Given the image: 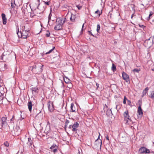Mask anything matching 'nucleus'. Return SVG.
Masks as SVG:
<instances>
[{"instance_id":"nucleus-1","label":"nucleus","mask_w":154,"mask_h":154,"mask_svg":"<svg viewBox=\"0 0 154 154\" xmlns=\"http://www.w3.org/2000/svg\"><path fill=\"white\" fill-rule=\"evenodd\" d=\"M66 18H58L57 19L56 21V25L55 26L54 29L56 30H59L62 29L63 28L62 26L65 23Z\"/></svg>"},{"instance_id":"nucleus-2","label":"nucleus","mask_w":154,"mask_h":154,"mask_svg":"<svg viewBox=\"0 0 154 154\" xmlns=\"http://www.w3.org/2000/svg\"><path fill=\"white\" fill-rule=\"evenodd\" d=\"M23 31H22V32H19L18 30V31H17V33L18 36H19V34H20L21 36V37H22L23 38H26L27 37V36L28 35L27 32L29 31V29H28L25 30V26H24L23 27Z\"/></svg>"},{"instance_id":"nucleus-3","label":"nucleus","mask_w":154,"mask_h":154,"mask_svg":"<svg viewBox=\"0 0 154 154\" xmlns=\"http://www.w3.org/2000/svg\"><path fill=\"white\" fill-rule=\"evenodd\" d=\"M43 65L42 64L35 65L33 66L32 69H35V72L36 73L39 74L42 71Z\"/></svg>"},{"instance_id":"nucleus-4","label":"nucleus","mask_w":154,"mask_h":154,"mask_svg":"<svg viewBox=\"0 0 154 154\" xmlns=\"http://www.w3.org/2000/svg\"><path fill=\"white\" fill-rule=\"evenodd\" d=\"M123 115L124 120L126 121V124H129L130 122H131V120L128 114V110H126L124 112Z\"/></svg>"},{"instance_id":"nucleus-5","label":"nucleus","mask_w":154,"mask_h":154,"mask_svg":"<svg viewBox=\"0 0 154 154\" xmlns=\"http://www.w3.org/2000/svg\"><path fill=\"white\" fill-rule=\"evenodd\" d=\"M7 118L5 117H2L1 122H0V128H5L7 125Z\"/></svg>"},{"instance_id":"nucleus-6","label":"nucleus","mask_w":154,"mask_h":154,"mask_svg":"<svg viewBox=\"0 0 154 154\" xmlns=\"http://www.w3.org/2000/svg\"><path fill=\"white\" fill-rule=\"evenodd\" d=\"M21 130L18 126H16L14 128L13 133H14L15 135H18L20 134Z\"/></svg>"},{"instance_id":"nucleus-7","label":"nucleus","mask_w":154,"mask_h":154,"mask_svg":"<svg viewBox=\"0 0 154 154\" xmlns=\"http://www.w3.org/2000/svg\"><path fill=\"white\" fill-rule=\"evenodd\" d=\"M48 109L49 111L50 112L53 111L54 109V107H53V102H48Z\"/></svg>"},{"instance_id":"nucleus-8","label":"nucleus","mask_w":154,"mask_h":154,"mask_svg":"<svg viewBox=\"0 0 154 154\" xmlns=\"http://www.w3.org/2000/svg\"><path fill=\"white\" fill-rule=\"evenodd\" d=\"M79 124L77 122L74 123L72 126V131L76 133L77 131V129L76 128L79 127Z\"/></svg>"},{"instance_id":"nucleus-9","label":"nucleus","mask_w":154,"mask_h":154,"mask_svg":"<svg viewBox=\"0 0 154 154\" xmlns=\"http://www.w3.org/2000/svg\"><path fill=\"white\" fill-rule=\"evenodd\" d=\"M31 90L32 91V94L34 95L36 94L38 92V89L37 87H32L31 88Z\"/></svg>"},{"instance_id":"nucleus-10","label":"nucleus","mask_w":154,"mask_h":154,"mask_svg":"<svg viewBox=\"0 0 154 154\" xmlns=\"http://www.w3.org/2000/svg\"><path fill=\"white\" fill-rule=\"evenodd\" d=\"M122 74L124 80L127 82L129 80V77L128 75L124 72H122Z\"/></svg>"},{"instance_id":"nucleus-11","label":"nucleus","mask_w":154,"mask_h":154,"mask_svg":"<svg viewBox=\"0 0 154 154\" xmlns=\"http://www.w3.org/2000/svg\"><path fill=\"white\" fill-rule=\"evenodd\" d=\"M99 135L98 137V138H97L95 142L94 143L95 145H97V146H100L101 147L102 145V141L100 139H99Z\"/></svg>"},{"instance_id":"nucleus-12","label":"nucleus","mask_w":154,"mask_h":154,"mask_svg":"<svg viewBox=\"0 0 154 154\" xmlns=\"http://www.w3.org/2000/svg\"><path fill=\"white\" fill-rule=\"evenodd\" d=\"M137 113H138L139 115L140 116V117H142V116L143 112L142 111V109H141V105H140L138 107Z\"/></svg>"},{"instance_id":"nucleus-13","label":"nucleus","mask_w":154,"mask_h":154,"mask_svg":"<svg viewBox=\"0 0 154 154\" xmlns=\"http://www.w3.org/2000/svg\"><path fill=\"white\" fill-rule=\"evenodd\" d=\"M2 17L3 20V23L4 24H5L7 23V18L5 15L3 13L2 14Z\"/></svg>"},{"instance_id":"nucleus-14","label":"nucleus","mask_w":154,"mask_h":154,"mask_svg":"<svg viewBox=\"0 0 154 154\" xmlns=\"http://www.w3.org/2000/svg\"><path fill=\"white\" fill-rule=\"evenodd\" d=\"M39 0L37 1L36 2L32 4V5L34 7L35 9L38 8V6L39 5Z\"/></svg>"},{"instance_id":"nucleus-15","label":"nucleus","mask_w":154,"mask_h":154,"mask_svg":"<svg viewBox=\"0 0 154 154\" xmlns=\"http://www.w3.org/2000/svg\"><path fill=\"white\" fill-rule=\"evenodd\" d=\"M28 108L30 112H31L32 107V103L31 102H29L28 103Z\"/></svg>"},{"instance_id":"nucleus-16","label":"nucleus","mask_w":154,"mask_h":154,"mask_svg":"<svg viewBox=\"0 0 154 154\" xmlns=\"http://www.w3.org/2000/svg\"><path fill=\"white\" fill-rule=\"evenodd\" d=\"M70 110L72 112H75V107L73 103L71 104Z\"/></svg>"},{"instance_id":"nucleus-17","label":"nucleus","mask_w":154,"mask_h":154,"mask_svg":"<svg viewBox=\"0 0 154 154\" xmlns=\"http://www.w3.org/2000/svg\"><path fill=\"white\" fill-rule=\"evenodd\" d=\"M149 97L152 99H154V91H152L150 92Z\"/></svg>"},{"instance_id":"nucleus-18","label":"nucleus","mask_w":154,"mask_h":154,"mask_svg":"<svg viewBox=\"0 0 154 154\" xmlns=\"http://www.w3.org/2000/svg\"><path fill=\"white\" fill-rule=\"evenodd\" d=\"M27 144L31 148H32V140L30 138H28V142Z\"/></svg>"},{"instance_id":"nucleus-19","label":"nucleus","mask_w":154,"mask_h":154,"mask_svg":"<svg viewBox=\"0 0 154 154\" xmlns=\"http://www.w3.org/2000/svg\"><path fill=\"white\" fill-rule=\"evenodd\" d=\"M146 149L145 147H142L140 149V151L141 153H145V150Z\"/></svg>"},{"instance_id":"nucleus-20","label":"nucleus","mask_w":154,"mask_h":154,"mask_svg":"<svg viewBox=\"0 0 154 154\" xmlns=\"http://www.w3.org/2000/svg\"><path fill=\"white\" fill-rule=\"evenodd\" d=\"M75 16L73 14H72L70 17V20L71 21H74L75 20Z\"/></svg>"},{"instance_id":"nucleus-21","label":"nucleus","mask_w":154,"mask_h":154,"mask_svg":"<svg viewBox=\"0 0 154 154\" xmlns=\"http://www.w3.org/2000/svg\"><path fill=\"white\" fill-rule=\"evenodd\" d=\"M111 69L112 70L113 72L116 71V66L113 63L112 64V67Z\"/></svg>"},{"instance_id":"nucleus-22","label":"nucleus","mask_w":154,"mask_h":154,"mask_svg":"<svg viewBox=\"0 0 154 154\" xmlns=\"http://www.w3.org/2000/svg\"><path fill=\"white\" fill-rule=\"evenodd\" d=\"M112 113L111 109H108L106 111V115L107 116L109 115Z\"/></svg>"},{"instance_id":"nucleus-23","label":"nucleus","mask_w":154,"mask_h":154,"mask_svg":"<svg viewBox=\"0 0 154 154\" xmlns=\"http://www.w3.org/2000/svg\"><path fill=\"white\" fill-rule=\"evenodd\" d=\"M3 95L0 92V104L2 103V100L3 99Z\"/></svg>"},{"instance_id":"nucleus-24","label":"nucleus","mask_w":154,"mask_h":154,"mask_svg":"<svg viewBox=\"0 0 154 154\" xmlns=\"http://www.w3.org/2000/svg\"><path fill=\"white\" fill-rule=\"evenodd\" d=\"M55 147H57V146L55 144H54L53 145L50 147V149H53Z\"/></svg>"},{"instance_id":"nucleus-25","label":"nucleus","mask_w":154,"mask_h":154,"mask_svg":"<svg viewBox=\"0 0 154 154\" xmlns=\"http://www.w3.org/2000/svg\"><path fill=\"white\" fill-rule=\"evenodd\" d=\"M64 80L65 82L66 83H69L70 82V80H69L68 79L67 77H65V78L64 79Z\"/></svg>"},{"instance_id":"nucleus-26","label":"nucleus","mask_w":154,"mask_h":154,"mask_svg":"<svg viewBox=\"0 0 154 154\" xmlns=\"http://www.w3.org/2000/svg\"><path fill=\"white\" fill-rule=\"evenodd\" d=\"M140 71V69H134L132 71L134 72H137V73H138Z\"/></svg>"},{"instance_id":"nucleus-27","label":"nucleus","mask_w":154,"mask_h":154,"mask_svg":"<svg viewBox=\"0 0 154 154\" xmlns=\"http://www.w3.org/2000/svg\"><path fill=\"white\" fill-rule=\"evenodd\" d=\"M69 122V121L68 120H66L65 121V128L66 126H67Z\"/></svg>"},{"instance_id":"nucleus-28","label":"nucleus","mask_w":154,"mask_h":154,"mask_svg":"<svg viewBox=\"0 0 154 154\" xmlns=\"http://www.w3.org/2000/svg\"><path fill=\"white\" fill-rule=\"evenodd\" d=\"M57 149H58V147H55L53 150V152L54 153H56L57 152Z\"/></svg>"},{"instance_id":"nucleus-29","label":"nucleus","mask_w":154,"mask_h":154,"mask_svg":"<svg viewBox=\"0 0 154 154\" xmlns=\"http://www.w3.org/2000/svg\"><path fill=\"white\" fill-rule=\"evenodd\" d=\"M55 48V47H54L53 48L50 50L48 52H47L46 54H49L51 53L52 51L54 50V48Z\"/></svg>"},{"instance_id":"nucleus-30","label":"nucleus","mask_w":154,"mask_h":154,"mask_svg":"<svg viewBox=\"0 0 154 154\" xmlns=\"http://www.w3.org/2000/svg\"><path fill=\"white\" fill-rule=\"evenodd\" d=\"M100 26L98 24L97 26V32H99V31L100 29Z\"/></svg>"},{"instance_id":"nucleus-31","label":"nucleus","mask_w":154,"mask_h":154,"mask_svg":"<svg viewBox=\"0 0 154 154\" xmlns=\"http://www.w3.org/2000/svg\"><path fill=\"white\" fill-rule=\"evenodd\" d=\"M4 144L7 147H8L9 146V143L7 141L5 142L4 143Z\"/></svg>"},{"instance_id":"nucleus-32","label":"nucleus","mask_w":154,"mask_h":154,"mask_svg":"<svg viewBox=\"0 0 154 154\" xmlns=\"http://www.w3.org/2000/svg\"><path fill=\"white\" fill-rule=\"evenodd\" d=\"M15 3H13L12 2H11V7L13 8H15Z\"/></svg>"},{"instance_id":"nucleus-33","label":"nucleus","mask_w":154,"mask_h":154,"mask_svg":"<svg viewBox=\"0 0 154 154\" xmlns=\"http://www.w3.org/2000/svg\"><path fill=\"white\" fill-rule=\"evenodd\" d=\"M145 153H149L150 152L149 150L148 149L146 148V149L145 150Z\"/></svg>"},{"instance_id":"nucleus-34","label":"nucleus","mask_w":154,"mask_h":154,"mask_svg":"<svg viewBox=\"0 0 154 154\" xmlns=\"http://www.w3.org/2000/svg\"><path fill=\"white\" fill-rule=\"evenodd\" d=\"M76 7L77 8L80 10V9H81V8H82V6H81L80 5H76Z\"/></svg>"},{"instance_id":"nucleus-35","label":"nucleus","mask_w":154,"mask_h":154,"mask_svg":"<svg viewBox=\"0 0 154 154\" xmlns=\"http://www.w3.org/2000/svg\"><path fill=\"white\" fill-rule=\"evenodd\" d=\"M127 101H128V104L129 106H131V101L130 100H127Z\"/></svg>"},{"instance_id":"nucleus-36","label":"nucleus","mask_w":154,"mask_h":154,"mask_svg":"<svg viewBox=\"0 0 154 154\" xmlns=\"http://www.w3.org/2000/svg\"><path fill=\"white\" fill-rule=\"evenodd\" d=\"M139 26L140 27L142 28L143 29L145 28V26L142 25H139Z\"/></svg>"},{"instance_id":"nucleus-37","label":"nucleus","mask_w":154,"mask_h":154,"mask_svg":"<svg viewBox=\"0 0 154 154\" xmlns=\"http://www.w3.org/2000/svg\"><path fill=\"white\" fill-rule=\"evenodd\" d=\"M95 14H98L99 15H100V12L98 10H97L95 12Z\"/></svg>"},{"instance_id":"nucleus-38","label":"nucleus","mask_w":154,"mask_h":154,"mask_svg":"<svg viewBox=\"0 0 154 154\" xmlns=\"http://www.w3.org/2000/svg\"><path fill=\"white\" fill-rule=\"evenodd\" d=\"M47 31L48 32V33H47L46 34V36L47 37H49L50 36V33L48 31Z\"/></svg>"},{"instance_id":"nucleus-39","label":"nucleus","mask_w":154,"mask_h":154,"mask_svg":"<svg viewBox=\"0 0 154 154\" xmlns=\"http://www.w3.org/2000/svg\"><path fill=\"white\" fill-rule=\"evenodd\" d=\"M51 13H50L49 15V16H48V19H49V20H50L51 18Z\"/></svg>"},{"instance_id":"nucleus-40","label":"nucleus","mask_w":154,"mask_h":154,"mask_svg":"<svg viewBox=\"0 0 154 154\" xmlns=\"http://www.w3.org/2000/svg\"><path fill=\"white\" fill-rule=\"evenodd\" d=\"M147 92H146V91H145L144 90H143V96L142 97H143L144 95H145L146 94V93Z\"/></svg>"},{"instance_id":"nucleus-41","label":"nucleus","mask_w":154,"mask_h":154,"mask_svg":"<svg viewBox=\"0 0 154 154\" xmlns=\"http://www.w3.org/2000/svg\"><path fill=\"white\" fill-rule=\"evenodd\" d=\"M153 14V13L152 11H151L149 12V16L151 17Z\"/></svg>"},{"instance_id":"nucleus-42","label":"nucleus","mask_w":154,"mask_h":154,"mask_svg":"<svg viewBox=\"0 0 154 154\" xmlns=\"http://www.w3.org/2000/svg\"><path fill=\"white\" fill-rule=\"evenodd\" d=\"M41 112V111L40 110H38V112L37 113V115L36 116H37L38 115H39V114Z\"/></svg>"},{"instance_id":"nucleus-43","label":"nucleus","mask_w":154,"mask_h":154,"mask_svg":"<svg viewBox=\"0 0 154 154\" xmlns=\"http://www.w3.org/2000/svg\"><path fill=\"white\" fill-rule=\"evenodd\" d=\"M148 90H149L148 88V87H147L146 88H145L144 90L145 91H146L147 92L148 91Z\"/></svg>"},{"instance_id":"nucleus-44","label":"nucleus","mask_w":154,"mask_h":154,"mask_svg":"<svg viewBox=\"0 0 154 154\" xmlns=\"http://www.w3.org/2000/svg\"><path fill=\"white\" fill-rule=\"evenodd\" d=\"M32 67H33V66H30L29 67V69H31V70H34L35 69H32Z\"/></svg>"},{"instance_id":"nucleus-45","label":"nucleus","mask_w":154,"mask_h":154,"mask_svg":"<svg viewBox=\"0 0 154 154\" xmlns=\"http://www.w3.org/2000/svg\"><path fill=\"white\" fill-rule=\"evenodd\" d=\"M106 140H109V137H108V135H106Z\"/></svg>"},{"instance_id":"nucleus-46","label":"nucleus","mask_w":154,"mask_h":154,"mask_svg":"<svg viewBox=\"0 0 154 154\" xmlns=\"http://www.w3.org/2000/svg\"><path fill=\"white\" fill-rule=\"evenodd\" d=\"M123 103L124 104H126V101L125 100H124L123 101Z\"/></svg>"},{"instance_id":"nucleus-47","label":"nucleus","mask_w":154,"mask_h":154,"mask_svg":"<svg viewBox=\"0 0 154 154\" xmlns=\"http://www.w3.org/2000/svg\"><path fill=\"white\" fill-rule=\"evenodd\" d=\"M84 26V24H83V25H82V30H81V32H82L83 30V28Z\"/></svg>"},{"instance_id":"nucleus-48","label":"nucleus","mask_w":154,"mask_h":154,"mask_svg":"<svg viewBox=\"0 0 154 154\" xmlns=\"http://www.w3.org/2000/svg\"><path fill=\"white\" fill-rule=\"evenodd\" d=\"M150 17L149 16L147 17V20H149L150 19Z\"/></svg>"},{"instance_id":"nucleus-49","label":"nucleus","mask_w":154,"mask_h":154,"mask_svg":"<svg viewBox=\"0 0 154 154\" xmlns=\"http://www.w3.org/2000/svg\"><path fill=\"white\" fill-rule=\"evenodd\" d=\"M72 128V125H69V128L70 129L71 128Z\"/></svg>"},{"instance_id":"nucleus-50","label":"nucleus","mask_w":154,"mask_h":154,"mask_svg":"<svg viewBox=\"0 0 154 154\" xmlns=\"http://www.w3.org/2000/svg\"><path fill=\"white\" fill-rule=\"evenodd\" d=\"M45 3L46 5H49L48 2H45Z\"/></svg>"},{"instance_id":"nucleus-51","label":"nucleus","mask_w":154,"mask_h":154,"mask_svg":"<svg viewBox=\"0 0 154 154\" xmlns=\"http://www.w3.org/2000/svg\"><path fill=\"white\" fill-rule=\"evenodd\" d=\"M124 100H127V98H126L125 96H124Z\"/></svg>"},{"instance_id":"nucleus-52","label":"nucleus","mask_w":154,"mask_h":154,"mask_svg":"<svg viewBox=\"0 0 154 154\" xmlns=\"http://www.w3.org/2000/svg\"><path fill=\"white\" fill-rule=\"evenodd\" d=\"M96 85L97 86V88L98 87H99V84L98 83H96Z\"/></svg>"},{"instance_id":"nucleus-53","label":"nucleus","mask_w":154,"mask_h":154,"mask_svg":"<svg viewBox=\"0 0 154 154\" xmlns=\"http://www.w3.org/2000/svg\"><path fill=\"white\" fill-rule=\"evenodd\" d=\"M134 16V14H133L132 15H131V18H132Z\"/></svg>"},{"instance_id":"nucleus-54","label":"nucleus","mask_w":154,"mask_h":154,"mask_svg":"<svg viewBox=\"0 0 154 154\" xmlns=\"http://www.w3.org/2000/svg\"><path fill=\"white\" fill-rule=\"evenodd\" d=\"M89 32L90 33H91V35L92 36H94L91 33V31H89Z\"/></svg>"},{"instance_id":"nucleus-55","label":"nucleus","mask_w":154,"mask_h":154,"mask_svg":"<svg viewBox=\"0 0 154 154\" xmlns=\"http://www.w3.org/2000/svg\"><path fill=\"white\" fill-rule=\"evenodd\" d=\"M117 105H116V109H117Z\"/></svg>"},{"instance_id":"nucleus-56","label":"nucleus","mask_w":154,"mask_h":154,"mask_svg":"<svg viewBox=\"0 0 154 154\" xmlns=\"http://www.w3.org/2000/svg\"><path fill=\"white\" fill-rule=\"evenodd\" d=\"M3 55L4 56V54H2V56H3Z\"/></svg>"},{"instance_id":"nucleus-57","label":"nucleus","mask_w":154,"mask_h":154,"mask_svg":"<svg viewBox=\"0 0 154 154\" xmlns=\"http://www.w3.org/2000/svg\"><path fill=\"white\" fill-rule=\"evenodd\" d=\"M152 71H154V69H152Z\"/></svg>"},{"instance_id":"nucleus-58","label":"nucleus","mask_w":154,"mask_h":154,"mask_svg":"<svg viewBox=\"0 0 154 154\" xmlns=\"http://www.w3.org/2000/svg\"><path fill=\"white\" fill-rule=\"evenodd\" d=\"M11 121H12V119H11Z\"/></svg>"},{"instance_id":"nucleus-59","label":"nucleus","mask_w":154,"mask_h":154,"mask_svg":"<svg viewBox=\"0 0 154 154\" xmlns=\"http://www.w3.org/2000/svg\"><path fill=\"white\" fill-rule=\"evenodd\" d=\"M79 154H80V153H79Z\"/></svg>"}]
</instances>
